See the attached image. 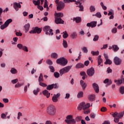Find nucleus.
<instances>
[{
	"label": "nucleus",
	"instance_id": "nucleus-1",
	"mask_svg": "<svg viewBox=\"0 0 124 124\" xmlns=\"http://www.w3.org/2000/svg\"><path fill=\"white\" fill-rule=\"evenodd\" d=\"M75 2L76 4L77 5H79V11H83L84 10V7L82 5V3L85 2L84 0H78L77 1L76 0H64V2L65 3H69V2Z\"/></svg>",
	"mask_w": 124,
	"mask_h": 124
},
{
	"label": "nucleus",
	"instance_id": "nucleus-2",
	"mask_svg": "<svg viewBox=\"0 0 124 124\" xmlns=\"http://www.w3.org/2000/svg\"><path fill=\"white\" fill-rule=\"evenodd\" d=\"M46 112L50 116H55L57 112L56 107L53 105H49L46 109Z\"/></svg>",
	"mask_w": 124,
	"mask_h": 124
},
{
	"label": "nucleus",
	"instance_id": "nucleus-3",
	"mask_svg": "<svg viewBox=\"0 0 124 124\" xmlns=\"http://www.w3.org/2000/svg\"><path fill=\"white\" fill-rule=\"evenodd\" d=\"M124 111L122 112L118 113L117 112H114L112 114V117L114 118V121L115 123H118L120 122V119H122L124 117Z\"/></svg>",
	"mask_w": 124,
	"mask_h": 124
},
{
	"label": "nucleus",
	"instance_id": "nucleus-4",
	"mask_svg": "<svg viewBox=\"0 0 124 124\" xmlns=\"http://www.w3.org/2000/svg\"><path fill=\"white\" fill-rule=\"evenodd\" d=\"M72 67V65H70L61 69L59 71L60 76H62V75L65 74V73H68V72L70 71V69H71Z\"/></svg>",
	"mask_w": 124,
	"mask_h": 124
},
{
	"label": "nucleus",
	"instance_id": "nucleus-5",
	"mask_svg": "<svg viewBox=\"0 0 124 124\" xmlns=\"http://www.w3.org/2000/svg\"><path fill=\"white\" fill-rule=\"evenodd\" d=\"M56 62L58 64H61L62 66H65L67 64L68 61L64 57H62L56 60Z\"/></svg>",
	"mask_w": 124,
	"mask_h": 124
},
{
	"label": "nucleus",
	"instance_id": "nucleus-6",
	"mask_svg": "<svg viewBox=\"0 0 124 124\" xmlns=\"http://www.w3.org/2000/svg\"><path fill=\"white\" fill-rule=\"evenodd\" d=\"M65 122L67 124H76V121L75 119H73V116L71 115H69L67 116L66 120H65Z\"/></svg>",
	"mask_w": 124,
	"mask_h": 124
},
{
	"label": "nucleus",
	"instance_id": "nucleus-7",
	"mask_svg": "<svg viewBox=\"0 0 124 124\" xmlns=\"http://www.w3.org/2000/svg\"><path fill=\"white\" fill-rule=\"evenodd\" d=\"M90 106V104L87 103L86 104L85 102H83L79 104L78 107V110H79V111H81L82 109H83V110H86V109H88V108H89Z\"/></svg>",
	"mask_w": 124,
	"mask_h": 124
},
{
	"label": "nucleus",
	"instance_id": "nucleus-8",
	"mask_svg": "<svg viewBox=\"0 0 124 124\" xmlns=\"http://www.w3.org/2000/svg\"><path fill=\"white\" fill-rule=\"evenodd\" d=\"M44 31L46 32V34L49 35H53L54 33H53V30L51 29V27L49 26H46L43 28Z\"/></svg>",
	"mask_w": 124,
	"mask_h": 124
},
{
	"label": "nucleus",
	"instance_id": "nucleus-9",
	"mask_svg": "<svg viewBox=\"0 0 124 124\" xmlns=\"http://www.w3.org/2000/svg\"><path fill=\"white\" fill-rule=\"evenodd\" d=\"M122 60L121 58L116 56L114 58L113 62L116 65H121L122 64Z\"/></svg>",
	"mask_w": 124,
	"mask_h": 124
},
{
	"label": "nucleus",
	"instance_id": "nucleus-10",
	"mask_svg": "<svg viewBox=\"0 0 124 124\" xmlns=\"http://www.w3.org/2000/svg\"><path fill=\"white\" fill-rule=\"evenodd\" d=\"M87 74L90 77L93 76V75H94V68L91 67V68L87 69Z\"/></svg>",
	"mask_w": 124,
	"mask_h": 124
},
{
	"label": "nucleus",
	"instance_id": "nucleus-11",
	"mask_svg": "<svg viewBox=\"0 0 124 124\" xmlns=\"http://www.w3.org/2000/svg\"><path fill=\"white\" fill-rule=\"evenodd\" d=\"M64 6H65L64 3H63L62 1H60L58 4L57 9L58 10V11H61L62 9H63V8H64Z\"/></svg>",
	"mask_w": 124,
	"mask_h": 124
},
{
	"label": "nucleus",
	"instance_id": "nucleus-12",
	"mask_svg": "<svg viewBox=\"0 0 124 124\" xmlns=\"http://www.w3.org/2000/svg\"><path fill=\"white\" fill-rule=\"evenodd\" d=\"M57 88H59V86H58V85L57 84H52L51 85H48L46 86V90H48V91H51V90H53V89H57Z\"/></svg>",
	"mask_w": 124,
	"mask_h": 124
},
{
	"label": "nucleus",
	"instance_id": "nucleus-13",
	"mask_svg": "<svg viewBox=\"0 0 124 124\" xmlns=\"http://www.w3.org/2000/svg\"><path fill=\"white\" fill-rule=\"evenodd\" d=\"M96 24H97V22L92 21L90 23H87L86 26L89 27L95 28V27H96Z\"/></svg>",
	"mask_w": 124,
	"mask_h": 124
},
{
	"label": "nucleus",
	"instance_id": "nucleus-14",
	"mask_svg": "<svg viewBox=\"0 0 124 124\" xmlns=\"http://www.w3.org/2000/svg\"><path fill=\"white\" fill-rule=\"evenodd\" d=\"M55 23L58 25L59 24H63L64 21L62 18L55 17Z\"/></svg>",
	"mask_w": 124,
	"mask_h": 124
},
{
	"label": "nucleus",
	"instance_id": "nucleus-15",
	"mask_svg": "<svg viewBox=\"0 0 124 124\" xmlns=\"http://www.w3.org/2000/svg\"><path fill=\"white\" fill-rule=\"evenodd\" d=\"M61 96V94L60 93H57V94H54L52 98L53 102H58V98Z\"/></svg>",
	"mask_w": 124,
	"mask_h": 124
},
{
	"label": "nucleus",
	"instance_id": "nucleus-16",
	"mask_svg": "<svg viewBox=\"0 0 124 124\" xmlns=\"http://www.w3.org/2000/svg\"><path fill=\"white\" fill-rule=\"evenodd\" d=\"M14 8L16 11H18L19 10V8H21V4L20 3H17L16 2H15L13 3Z\"/></svg>",
	"mask_w": 124,
	"mask_h": 124
},
{
	"label": "nucleus",
	"instance_id": "nucleus-17",
	"mask_svg": "<svg viewBox=\"0 0 124 124\" xmlns=\"http://www.w3.org/2000/svg\"><path fill=\"white\" fill-rule=\"evenodd\" d=\"M93 87L95 93H99V87L98 86V85L96 83H93Z\"/></svg>",
	"mask_w": 124,
	"mask_h": 124
},
{
	"label": "nucleus",
	"instance_id": "nucleus-18",
	"mask_svg": "<svg viewBox=\"0 0 124 124\" xmlns=\"http://www.w3.org/2000/svg\"><path fill=\"white\" fill-rule=\"evenodd\" d=\"M114 82L116 83V85H117V86H120V85H122L123 83H124V78H122L118 80L115 79Z\"/></svg>",
	"mask_w": 124,
	"mask_h": 124
},
{
	"label": "nucleus",
	"instance_id": "nucleus-19",
	"mask_svg": "<svg viewBox=\"0 0 124 124\" xmlns=\"http://www.w3.org/2000/svg\"><path fill=\"white\" fill-rule=\"evenodd\" d=\"M97 62H98V66L100 67L101 66V63L103 62V60L101 59V55H99L97 59Z\"/></svg>",
	"mask_w": 124,
	"mask_h": 124
},
{
	"label": "nucleus",
	"instance_id": "nucleus-20",
	"mask_svg": "<svg viewBox=\"0 0 124 124\" xmlns=\"http://www.w3.org/2000/svg\"><path fill=\"white\" fill-rule=\"evenodd\" d=\"M55 18H62L63 17V13H56L54 14Z\"/></svg>",
	"mask_w": 124,
	"mask_h": 124
},
{
	"label": "nucleus",
	"instance_id": "nucleus-21",
	"mask_svg": "<svg viewBox=\"0 0 124 124\" xmlns=\"http://www.w3.org/2000/svg\"><path fill=\"white\" fill-rule=\"evenodd\" d=\"M24 28L25 30V32L27 33L30 30V28H31V25L30 24V23H27V24H25L24 25Z\"/></svg>",
	"mask_w": 124,
	"mask_h": 124
},
{
	"label": "nucleus",
	"instance_id": "nucleus-22",
	"mask_svg": "<svg viewBox=\"0 0 124 124\" xmlns=\"http://www.w3.org/2000/svg\"><path fill=\"white\" fill-rule=\"evenodd\" d=\"M42 93L43 94H44V95H46L47 98H49V97H50V93H49L48 90H45L44 91H43Z\"/></svg>",
	"mask_w": 124,
	"mask_h": 124
},
{
	"label": "nucleus",
	"instance_id": "nucleus-23",
	"mask_svg": "<svg viewBox=\"0 0 124 124\" xmlns=\"http://www.w3.org/2000/svg\"><path fill=\"white\" fill-rule=\"evenodd\" d=\"M88 99L90 101H94L95 100V95L94 94H90L88 96Z\"/></svg>",
	"mask_w": 124,
	"mask_h": 124
},
{
	"label": "nucleus",
	"instance_id": "nucleus-24",
	"mask_svg": "<svg viewBox=\"0 0 124 124\" xmlns=\"http://www.w3.org/2000/svg\"><path fill=\"white\" fill-rule=\"evenodd\" d=\"M50 57L52 59H55V60L59 58V55L56 52H54L51 54Z\"/></svg>",
	"mask_w": 124,
	"mask_h": 124
},
{
	"label": "nucleus",
	"instance_id": "nucleus-25",
	"mask_svg": "<svg viewBox=\"0 0 124 124\" xmlns=\"http://www.w3.org/2000/svg\"><path fill=\"white\" fill-rule=\"evenodd\" d=\"M80 84L83 90H85L86 89V87H87V84H86V82H84V80H81L80 81Z\"/></svg>",
	"mask_w": 124,
	"mask_h": 124
},
{
	"label": "nucleus",
	"instance_id": "nucleus-26",
	"mask_svg": "<svg viewBox=\"0 0 124 124\" xmlns=\"http://www.w3.org/2000/svg\"><path fill=\"white\" fill-rule=\"evenodd\" d=\"M39 92H40V89H39V88H37L36 89H34L33 91V93L34 94V95H37Z\"/></svg>",
	"mask_w": 124,
	"mask_h": 124
},
{
	"label": "nucleus",
	"instance_id": "nucleus-27",
	"mask_svg": "<svg viewBox=\"0 0 124 124\" xmlns=\"http://www.w3.org/2000/svg\"><path fill=\"white\" fill-rule=\"evenodd\" d=\"M44 79H43V75L42 74H40L38 78V82L40 83V82H44Z\"/></svg>",
	"mask_w": 124,
	"mask_h": 124
},
{
	"label": "nucleus",
	"instance_id": "nucleus-28",
	"mask_svg": "<svg viewBox=\"0 0 124 124\" xmlns=\"http://www.w3.org/2000/svg\"><path fill=\"white\" fill-rule=\"evenodd\" d=\"M112 49L114 52H117L120 48H119V46H118L117 45H112Z\"/></svg>",
	"mask_w": 124,
	"mask_h": 124
},
{
	"label": "nucleus",
	"instance_id": "nucleus-29",
	"mask_svg": "<svg viewBox=\"0 0 124 124\" xmlns=\"http://www.w3.org/2000/svg\"><path fill=\"white\" fill-rule=\"evenodd\" d=\"M81 17H74L73 20L76 21V23H80L81 22Z\"/></svg>",
	"mask_w": 124,
	"mask_h": 124
},
{
	"label": "nucleus",
	"instance_id": "nucleus-30",
	"mask_svg": "<svg viewBox=\"0 0 124 124\" xmlns=\"http://www.w3.org/2000/svg\"><path fill=\"white\" fill-rule=\"evenodd\" d=\"M84 66H85V65H84V64L82 63H78L76 66V68H82V67H84Z\"/></svg>",
	"mask_w": 124,
	"mask_h": 124
},
{
	"label": "nucleus",
	"instance_id": "nucleus-31",
	"mask_svg": "<svg viewBox=\"0 0 124 124\" xmlns=\"http://www.w3.org/2000/svg\"><path fill=\"white\" fill-rule=\"evenodd\" d=\"M84 95V93L83 92H80L78 93L77 95L78 98H81V97H83Z\"/></svg>",
	"mask_w": 124,
	"mask_h": 124
},
{
	"label": "nucleus",
	"instance_id": "nucleus-32",
	"mask_svg": "<svg viewBox=\"0 0 124 124\" xmlns=\"http://www.w3.org/2000/svg\"><path fill=\"white\" fill-rule=\"evenodd\" d=\"M10 23H12V19H9L8 20H7L5 22L4 24L7 27H8V26L10 24Z\"/></svg>",
	"mask_w": 124,
	"mask_h": 124
},
{
	"label": "nucleus",
	"instance_id": "nucleus-33",
	"mask_svg": "<svg viewBox=\"0 0 124 124\" xmlns=\"http://www.w3.org/2000/svg\"><path fill=\"white\" fill-rule=\"evenodd\" d=\"M10 72L12 74H16L17 73V69H15V68H12Z\"/></svg>",
	"mask_w": 124,
	"mask_h": 124
},
{
	"label": "nucleus",
	"instance_id": "nucleus-34",
	"mask_svg": "<svg viewBox=\"0 0 124 124\" xmlns=\"http://www.w3.org/2000/svg\"><path fill=\"white\" fill-rule=\"evenodd\" d=\"M91 54L93 56H98V55H99V51H92Z\"/></svg>",
	"mask_w": 124,
	"mask_h": 124
},
{
	"label": "nucleus",
	"instance_id": "nucleus-35",
	"mask_svg": "<svg viewBox=\"0 0 124 124\" xmlns=\"http://www.w3.org/2000/svg\"><path fill=\"white\" fill-rule=\"evenodd\" d=\"M62 45H63V47H64V48H67V47H68V45L67 44V42H66V41H65L64 40H63Z\"/></svg>",
	"mask_w": 124,
	"mask_h": 124
},
{
	"label": "nucleus",
	"instance_id": "nucleus-36",
	"mask_svg": "<svg viewBox=\"0 0 124 124\" xmlns=\"http://www.w3.org/2000/svg\"><path fill=\"white\" fill-rule=\"evenodd\" d=\"M82 119H83V117L82 116H77L75 119L76 123L77 122L78 123V122H80L81 120H82Z\"/></svg>",
	"mask_w": 124,
	"mask_h": 124
},
{
	"label": "nucleus",
	"instance_id": "nucleus-37",
	"mask_svg": "<svg viewBox=\"0 0 124 124\" xmlns=\"http://www.w3.org/2000/svg\"><path fill=\"white\" fill-rule=\"evenodd\" d=\"M33 3L34 5H37V6H38V5H40V1L39 0H37V1L33 0Z\"/></svg>",
	"mask_w": 124,
	"mask_h": 124
},
{
	"label": "nucleus",
	"instance_id": "nucleus-38",
	"mask_svg": "<svg viewBox=\"0 0 124 124\" xmlns=\"http://www.w3.org/2000/svg\"><path fill=\"white\" fill-rule=\"evenodd\" d=\"M71 37L73 39H75L76 37H77V33L76 32H73L71 34Z\"/></svg>",
	"mask_w": 124,
	"mask_h": 124
},
{
	"label": "nucleus",
	"instance_id": "nucleus-39",
	"mask_svg": "<svg viewBox=\"0 0 124 124\" xmlns=\"http://www.w3.org/2000/svg\"><path fill=\"white\" fill-rule=\"evenodd\" d=\"M100 5H101V6H102V8L103 9V10H107V7H106V6L104 5L103 2H101Z\"/></svg>",
	"mask_w": 124,
	"mask_h": 124
},
{
	"label": "nucleus",
	"instance_id": "nucleus-40",
	"mask_svg": "<svg viewBox=\"0 0 124 124\" xmlns=\"http://www.w3.org/2000/svg\"><path fill=\"white\" fill-rule=\"evenodd\" d=\"M41 31L42 30L40 28H38V27L35 28V31L36 33V32H37V33H40V32H41Z\"/></svg>",
	"mask_w": 124,
	"mask_h": 124
},
{
	"label": "nucleus",
	"instance_id": "nucleus-41",
	"mask_svg": "<svg viewBox=\"0 0 124 124\" xmlns=\"http://www.w3.org/2000/svg\"><path fill=\"white\" fill-rule=\"evenodd\" d=\"M105 64H112V61H111L109 59H107L105 62Z\"/></svg>",
	"mask_w": 124,
	"mask_h": 124
},
{
	"label": "nucleus",
	"instance_id": "nucleus-42",
	"mask_svg": "<svg viewBox=\"0 0 124 124\" xmlns=\"http://www.w3.org/2000/svg\"><path fill=\"white\" fill-rule=\"evenodd\" d=\"M22 86H24V83L20 84L19 83H17L15 85V88H20L22 87Z\"/></svg>",
	"mask_w": 124,
	"mask_h": 124
},
{
	"label": "nucleus",
	"instance_id": "nucleus-43",
	"mask_svg": "<svg viewBox=\"0 0 124 124\" xmlns=\"http://www.w3.org/2000/svg\"><path fill=\"white\" fill-rule=\"evenodd\" d=\"M91 12H94L95 11V7L94 6H91L90 7Z\"/></svg>",
	"mask_w": 124,
	"mask_h": 124
},
{
	"label": "nucleus",
	"instance_id": "nucleus-44",
	"mask_svg": "<svg viewBox=\"0 0 124 124\" xmlns=\"http://www.w3.org/2000/svg\"><path fill=\"white\" fill-rule=\"evenodd\" d=\"M39 86H41V87H43L44 88H45V87H47V84L46 83H44L42 82H39Z\"/></svg>",
	"mask_w": 124,
	"mask_h": 124
},
{
	"label": "nucleus",
	"instance_id": "nucleus-45",
	"mask_svg": "<svg viewBox=\"0 0 124 124\" xmlns=\"http://www.w3.org/2000/svg\"><path fill=\"white\" fill-rule=\"evenodd\" d=\"M30 86H31V84L28 83V85H26L24 87V93H27L28 91V88H30Z\"/></svg>",
	"mask_w": 124,
	"mask_h": 124
},
{
	"label": "nucleus",
	"instance_id": "nucleus-46",
	"mask_svg": "<svg viewBox=\"0 0 124 124\" xmlns=\"http://www.w3.org/2000/svg\"><path fill=\"white\" fill-rule=\"evenodd\" d=\"M54 77H55V78H59V77H60V75H61V74L60 73H59L58 72H55L54 73Z\"/></svg>",
	"mask_w": 124,
	"mask_h": 124
},
{
	"label": "nucleus",
	"instance_id": "nucleus-47",
	"mask_svg": "<svg viewBox=\"0 0 124 124\" xmlns=\"http://www.w3.org/2000/svg\"><path fill=\"white\" fill-rule=\"evenodd\" d=\"M63 38H67L68 37V34H67V32H66V31H65V32H63Z\"/></svg>",
	"mask_w": 124,
	"mask_h": 124
},
{
	"label": "nucleus",
	"instance_id": "nucleus-48",
	"mask_svg": "<svg viewBox=\"0 0 124 124\" xmlns=\"http://www.w3.org/2000/svg\"><path fill=\"white\" fill-rule=\"evenodd\" d=\"M120 93L121 94H124V87L122 86L120 89Z\"/></svg>",
	"mask_w": 124,
	"mask_h": 124
},
{
	"label": "nucleus",
	"instance_id": "nucleus-49",
	"mask_svg": "<svg viewBox=\"0 0 124 124\" xmlns=\"http://www.w3.org/2000/svg\"><path fill=\"white\" fill-rule=\"evenodd\" d=\"M98 38H99V36L98 35H95L93 39V41H97Z\"/></svg>",
	"mask_w": 124,
	"mask_h": 124
},
{
	"label": "nucleus",
	"instance_id": "nucleus-50",
	"mask_svg": "<svg viewBox=\"0 0 124 124\" xmlns=\"http://www.w3.org/2000/svg\"><path fill=\"white\" fill-rule=\"evenodd\" d=\"M46 62V63H47V64H49V65H52V64H53V62H52L51 60H47Z\"/></svg>",
	"mask_w": 124,
	"mask_h": 124
},
{
	"label": "nucleus",
	"instance_id": "nucleus-51",
	"mask_svg": "<svg viewBox=\"0 0 124 124\" xmlns=\"http://www.w3.org/2000/svg\"><path fill=\"white\" fill-rule=\"evenodd\" d=\"M7 27L8 26H6L5 23H4L3 25H1L0 26V29L1 30H4V29H5V28H7Z\"/></svg>",
	"mask_w": 124,
	"mask_h": 124
},
{
	"label": "nucleus",
	"instance_id": "nucleus-52",
	"mask_svg": "<svg viewBox=\"0 0 124 124\" xmlns=\"http://www.w3.org/2000/svg\"><path fill=\"white\" fill-rule=\"evenodd\" d=\"M22 50L25 51V52H29V49H28V46H23L22 47Z\"/></svg>",
	"mask_w": 124,
	"mask_h": 124
},
{
	"label": "nucleus",
	"instance_id": "nucleus-53",
	"mask_svg": "<svg viewBox=\"0 0 124 124\" xmlns=\"http://www.w3.org/2000/svg\"><path fill=\"white\" fill-rule=\"evenodd\" d=\"M44 7L45 8L48 7V1H47V0H45V3H44Z\"/></svg>",
	"mask_w": 124,
	"mask_h": 124
},
{
	"label": "nucleus",
	"instance_id": "nucleus-54",
	"mask_svg": "<svg viewBox=\"0 0 124 124\" xmlns=\"http://www.w3.org/2000/svg\"><path fill=\"white\" fill-rule=\"evenodd\" d=\"M82 50L84 53H88V48L86 47H83Z\"/></svg>",
	"mask_w": 124,
	"mask_h": 124
},
{
	"label": "nucleus",
	"instance_id": "nucleus-55",
	"mask_svg": "<svg viewBox=\"0 0 124 124\" xmlns=\"http://www.w3.org/2000/svg\"><path fill=\"white\" fill-rule=\"evenodd\" d=\"M51 72H55V68L53 66H49Z\"/></svg>",
	"mask_w": 124,
	"mask_h": 124
},
{
	"label": "nucleus",
	"instance_id": "nucleus-56",
	"mask_svg": "<svg viewBox=\"0 0 124 124\" xmlns=\"http://www.w3.org/2000/svg\"><path fill=\"white\" fill-rule=\"evenodd\" d=\"M17 48H18L19 49H23V47H24V46H23L22 44H18L17 45Z\"/></svg>",
	"mask_w": 124,
	"mask_h": 124
},
{
	"label": "nucleus",
	"instance_id": "nucleus-57",
	"mask_svg": "<svg viewBox=\"0 0 124 124\" xmlns=\"http://www.w3.org/2000/svg\"><path fill=\"white\" fill-rule=\"evenodd\" d=\"M18 79L16 78V79H13L11 80V82L12 83V84H16V83H17L18 82Z\"/></svg>",
	"mask_w": 124,
	"mask_h": 124
},
{
	"label": "nucleus",
	"instance_id": "nucleus-58",
	"mask_svg": "<svg viewBox=\"0 0 124 124\" xmlns=\"http://www.w3.org/2000/svg\"><path fill=\"white\" fill-rule=\"evenodd\" d=\"M112 15H114V10H111V11H109V12L108 13V16H110Z\"/></svg>",
	"mask_w": 124,
	"mask_h": 124
},
{
	"label": "nucleus",
	"instance_id": "nucleus-59",
	"mask_svg": "<svg viewBox=\"0 0 124 124\" xmlns=\"http://www.w3.org/2000/svg\"><path fill=\"white\" fill-rule=\"evenodd\" d=\"M2 101L4 103H8L9 102V100L8 98H3Z\"/></svg>",
	"mask_w": 124,
	"mask_h": 124
},
{
	"label": "nucleus",
	"instance_id": "nucleus-60",
	"mask_svg": "<svg viewBox=\"0 0 124 124\" xmlns=\"http://www.w3.org/2000/svg\"><path fill=\"white\" fill-rule=\"evenodd\" d=\"M101 112H106V111H107V108L106 107H103L101 108Z\"/></svg>",
	"mask_w": 124,
	"mask_h": 124
},
{
	"label": "nucleus",
	"instance_id": "nucleus-61",
	"mask_svg": "<svg viewBox=\"0 0 124 124\" xmlns=\"http://www.w3.org/2000/svg\"><path fill=\"white\" fill-rule=\"evenodd\" d=\"M16 36H22V35H23V34L20 32H16Z\"/></svg>",
	"mask_w": 124,
	"mask_h": 124
},
{
	"label": "nucleus",
	"instance_id": "nucleus-62",
	"mask_svg": "<svg viewBox=\"0 0 124 124\" xmlns=\"http://www.w3.org/2000/svg\"><path fill=\"white\" fill-rule=\"evenodd\" d=\"M95 16L96 17H97L98 18H101V14L100 13H97Z\"/></svg>",
	"mask_w": 124,
	"mask_h": 124
},
{
	"label": "nucleus",
	"instance_id": "nucleus-63",
	"mask_svg": "<svg viewBox=\"0 0 124 124\" xmlns=\"http://www.w3.org/2000/svg\"><path fill=\"white\" fill-rule=\"evenodd\" d=\"M111 32H112V33H116L117 32V29L116 28L112 29Z\"/></svg>",
	"mask_w": 124,
	"mask_h": 124
},
{
	"label": "nucleus",
	"instance_id": "nucleus-64",
	"mask_svg": "<svg viewBox=\"0 0 124 124\" xmlns=\"http://www.w3.org/2000/svg\"><path fill=\"white\" fill-rule=\"evenodd\" d=\"M90 117L91 118V119H94L95 118V114L91 113L90 115Z\"/></svg>",
	"mask_w": 124,
	"mask_h": 124
}]
</instances>
